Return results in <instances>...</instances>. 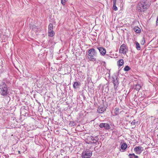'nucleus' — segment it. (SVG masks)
<instances>
[{"instance_id": "f257e3e1", "label": "nucleus", "mask_w": 158, "mask_h": 158, "mask_svg": "<svg viewBox=\"0 0 158 158\" xmlns=\"http://www.w3.org/2000/svg\"><path fill=\"white\" fill-rule=\"evenodd\" d=\"M150 4L147 0H140L137 6V10L139 12H144L148 8Z\"/></svg>"}, {"instance_id": "f03ea898", "label": "nucleus", "mask_w": 158, "mask_h": 158, "mask_svg": "<svg viewBox=\"0 0 158 158\" xmlns=\"http://www.w3.org/2000/svg\"><path fill=\"white\" fill-rule=\"evenodd\" d=\"M88 59L90 61H95L96 58L94 57L97 55V53L95 49L94 48H91L88 50Z\"/></svg>"}, {"instance_id": "7ed1b4c3", "label": "nucleus", "mask_w": 158, "mask_h": 158, "mask_svg": "<svg viewBox=\"0 0 158 158\" xmlns=\"http://www.w3.org/2000/svg\"><path fill=\"white\" fill-rule=\"evenodd\" d=\"M0 94L2 96H6L8 94L7 85L4 82H2L0 84Z\"/></svg>"}, {"instance_id": "20e7f679", "label": "nucleus", "mask_w": 158, "mask_h": 158, "mask_svg": "<svg viewBox=\"0 0 158 158\" xmlns=\"http://www.w3.org/2000/svg\"><path fill=\"white\" fill-rule=\"evenodd\" d=\"M92 155L91 151L86 149L84 151L82 154V158H89Z\"/></svg>"}, {"instance_id": "39448f33", "label": "nucleus", "mask_w": 158, "mask_h": 158, "mask_svg": "<svg viewBox=\"0 0 158 158\" xmlns=\"http://www.w3.org/2000/svg\"><path fill=\"white\" fill-rule=\"evenodd\" d=\"M127 49L125 44H123L120 47L119 52L120 53L126 54L127 52Z\"/></svg>"}, {"instance_id": "423d86ee", "label": "nucleus", "mask_w": 158, "mask_h": 158, "mask_svg": "<svg viewBox=\"0 0 158 158\" xmlns=\"http://www.w3.org/2000/svg\"><path fill=\"white\" fill-rule=\"evenodd\" d=\"M143 150V147L139 146L136 147L134 149L135 153L137 154H140Z\"/></svg>"}, {"instance_id": "0eeeda50", "label": "nucleus", "mask_w": 158, "mask_h": 158, "mask_svg": "<svg viewBox=\"0 0 158 158\" xmlns=\"http://www.w3.org/2000/svg\"><path fill=\"white\" fill-rule=\"evenodd\" d=\"M97 48L99 50L100 55L102 56H104L106 53V49L102 47H97Z\"/></svg>"}, {"instance_id": "6e6552de", "label": "nucleus", "mask_w": 158, "mask_h": 158, "mask_svg": "<svg viewBox=\"0 0 158 158\" xmlns=\"http://www.w3.org/2000/svg\"><path fill=\"white\" fill-rule=\"evenodd\" d=\"M99 127L101 128L104 127L106 130H109L110 129V125L107 123H101L99 125Z\"/></svg>"}, {"instance_id": "1a4fd4ad", "label": "nucleus", "mask_w": 158, "mask_h": 158, "mask_svg": "<svg viewBox=\"0 0 158 158\" xmlns=\"http://www.w3.org/2000/svg\"><path fill=\"white\" fill-rule=\"evenodd\" d=\"M113 81L114 84V88H116L117 87V85L118 84V82L117 78H114Z\"/></svg>"}, {"instance_id": "9d476101", "label": "nucleus", "mask_w": 158, "mask_h": 158, "mask_svg": "<svg viewBox=\"0 0 158 158\" xmlns=\"http://www.w3.org/2000/svg\"><path fill=\"white\" fill-rule=\"evenodd\" d=\"M105 110L106 109L104 107H99L98 109V111L100 113H102L104 112Z\"/></svg>"}, {"instance_id": "9b49d317", "label": "nucleus", "mask_w": 158, "mask_h": 158, "mask_svg": "<svg viewBox=\"0 0 158 158\" xmlns=\"http://www.w3.org/2000/svg\"><path fill=\"white\" fill-rule=\"evenodd\" d=\"M80 83L77 81L74 82L73 85V87L74 88L76 89L80 85Z\"/></svg>"}, {"instance_id": "f8f14e48", "label": "nucleus", "mask_w": 158, "mask_h": 158, "mask_svg": "<svg viewBox=\"0 0 158 158\" xmlns=\"http://www.w3.org/2000/svg\"><path fill=\"white\" fill-rule=\"evenodd\" d=\"M134 31L137 33H139L141 32L140 29L138 27L136 26L134 28Z\"/></svg>"}, {"instance_id": "ddd939ff", "label": "nucleus", "mask_w": 158, "mask_h": 158, "mask_svg": "<svg viewBox=\"0 0 158 158\" xmlns=\"http://www.w3.org/2000/svg\"><path fill=\"white\" fill-rule=\"evenodd\" d=\"M98 140V138L97 136L94 137V138H93L92 141H90V142L92 143H97Z\"/></svg>"}, {"instance_id": "4468645a", "label": "nucleus", "mask_w": 158, "mask_h": 158, "mask_svg": "<svg viewBox=\"0 0 158 158\" xmlns=\"http://www.w3.org/2000/svg\"><path fill=\"white\" fill-rule=\"evenodd\" d=\"M135 44H136V48L138 50H140L141 49V48L139 44L137 41L135 42Z\"/></svg>"}, {"instance_id": "2eb2a0df", "label": "nucleus", "mask_w": 158, "mask_h": 158, "mask_svg": "<svg viewBox=\"0 0 158 158\" xmlns=\"http://www.w3.org/2000/svg\"><path fill=\"white\" fill-rule=\"evenodd\" d=\"M124 61L123 59H120L119 60L118 62V65L119 66H122L124 63Z\"/></svg>"}, {"instance_id": "dca6fc26", "label": "nucleus", "mask_w": 158, "mask_h": 158, "mask_svg": "<svg viewBox=\"0 0 158 158\" xmlns=\"http://www.w3.org/2000/svg\"><path fill=\"white\" fill-rule=\"evenodd\" d=\"M55 35V32L53 31H48V35L50 37H53Z\"/></svg>"}, {"instance_id": "f3484780", "label": "nucleus", "mask_w": 158, "mask_h": 158, "mask_svg": "<svg viewBox=\"0 0 158 158\" xmlns=\"http://www.w3.org/2000/svg\"><path fill=\"white\" fill-rule=\"evenodd\" d=\"M127 147V145L126 143H123L121 146V148L123 150L125 149Z\"/></svg>"}, {"instance_id": "a211bd4d", "label": "nucleus", "mask_w": 158, "mask_h": 158, "mask_svg": "<svg viewBox=\"0 0 158 158\" xmlns=\"http://www.w3.org/2000/svg\"><path fill=\"white\" fill-rule=\"evenodd\" d=\"M53 26L52 24L50 23L48 26V31H52L53 30Z\"/></svg>"}, {"instance_id": "6ab92c4d", "label": "nucleus", "mask_w": 158, "mask_h": 158, "mask_svg": "<svg viewBox=\"0 0 158 158\" xmlns=\"http://www.w3.org/2000/svg\"><path fill=\"white\" fill-rule=\"evenodd\" d=\"M119 111V109L118 108H115L114 110V114L115 115H117L118 114Z\"/></svg>"}, {"instance_id": "aec40b11", "label": "nucleus", "mask_w": 158, "mask_h": 158, "mask_svg": "<svg viewBox=\"0 0 158 158\" xmlns=\"http://www.w3.org/2000/svg\"><path fill=\"white\" fill-rule=\"evenodd\" d=\"M140 85L139 84H136L135 87V89L137 90H139L140 88Z\"/></svg>"}, {"instance_id": "412c9836", "label": "nucleus", "mask_w": 158, "mask_h": 158, "mask_svg": "<svg viewBox=\"0 0 158 158\" xmlns=\"http://www.w3.org/2000/svg\"><path fill=\"white\" fill-rule=\"evenodd\" d=\"M130 68L128 66H127L125 67L124 69V70L125 71H127L130 70Z\"/></svg>"}, {"instance_id": "4be33fe9", "label": "nucleus", "mask_w": 158, "mask_h": 158, "mask_svg": "<svg viewBox=\"0 0 158 158\" xmlns=\"http://www.w3.org/2000/svg\"><path fill=\"white\" fill-rule=\"evenodd\" d=\"M113 9L115 11L117 10H118L117 7L116 6V4H113Z\"/></svg>"}, {"instance_id": "5701e85b", "label": "nucleus", "mask_w": 158, "mask_h": 158, "mask_svg": "<svg viewBox=\"0 0 158 158\" xmlns=\"http://www.w3.org/2000/svg\"><path fill=\"white\" fill-rule=\"evenodd\" d=\"M67 1L68 0H61V3L63 5H64Z\"/></svg>"}, {"instance_id": "b1692460", "label": "nucleus", "mask_w": 158, "mask_h": 158, "mask_svg": "<svg viewBox=\"0 0 158 158\" xmlns=\"http://www.w3.org/2000/svg\"><path fill=\"white\" fill-rule=\"evenodd\" d=\"M140 43H141V44H142V45H143L144 44L145 40H144V38H142V40L141 41Z\"/></svg>"}, {"instance_id": "393cba45", "label": "nucleus", "mask_w": 158, "mask_h": 158, "mask_svg": "<svg viewBox=\"0 0 158 158\" xmlns=\"http://www.w3.org/2000/svg\"><path fill=\"white\" fill-rule=\"evenodd\" d=\"M135 156H136L135 155V154L134 153H133L132 154H129L128 155L129 156H132L133 157H135Z\"/></svg>"}, {"instance_id": "a878e982", "label": "nucleus", "mask_w": 158, "mask_h": 158, "mask_svg": "<svg viewBox=\"0 0 158 158\" xmlns=\"http://www.w3.org/2000/svg\"><path fill=\"white\" fill-rule=\"evenodd\" d=\"M116 0H113V4H116Z\"/></svg>"}, {"instance_id": "bb28decb", "label": "nucleus", "mask_w": 158, "mask_h": 158, "mask_svg": "<svg viewBox=\"0 0 158 158\" xmlns=\"http://www.w3.org/2000/svg\"><path fill=\"white\" fill-rule=\"evenodd\" d=\"M156 24L157 25H158V16H157V19H156Z\"/></svg>"}, {"instance_id": "cd10ccee", "label": "nucleus", "mask_w": 158, "mask_h": 158, "mask_svg": "<svg viewBox=\"0 0 158 158\" xmlns=\"http://www.w3.org/2000/svg\"><path fill=\"white\" fill-rule=\"evenodd\" d=\"M94 137H90V141H92L93 140V138H94Z\"/></svg>"}, {"instance_id": "c85d7f7f", "label": "nucleus", "mask_w": 158, "mask_h": 158, "mask_svg": "<svg viewBox=\"0 0 158 158\" xmlns=\"http://www.w3.org/2000/svg\"><path fill=\"white\" fill-rule=\"evenodd\" d=\"M131 124H132L135 125V122H132L131 123Z\"/></svg>"}, {"instance_id": "c756f323", "label": "nucleus", "mask_w": 158, "mask_h": 158, "mask_svg": "<svg viewBox=\"0 0 158 158\" xmlns=\"http://www.w3.org/2000/svg\"><path fill=\"white\" fill-rule=\"evenodd\" d=\"M134 158H138V156H136L134 157Z\"/></svg>"}, {"instance_id": "7c9ffc66", "label": "nucleus", "mask_w": 158, "mask_h": 158, "mask_svg": "<svg viewBox=\"0 0 158 158\" xmlns=\"http://www.w3.org/2000/svg\"><path fill=\"white\" fill-rule=\"evenodd\" d=\"M130 157L128 158H133V157L131 156H129Z\"/></svg>"}, {"instance_id": "2f4dec72", "label": "nucleus", "mask_w": 158, "mask_h": 158, "mask_svg": "<svg viewBox=\"0 0 158 158\" xmlns=\"http://www.w3.org/2000/svg\"><path fill=\"white\" fill-rule=\"evenodd\" d=\"M1 35L0 34V38H1Z\"/></svg>"}, {"instance_id": "473e14b6", "label": "nucleus", "mask_w": 158, "mask_h": 158, "mask_svg": "<svg viewBox=\"0 0 158 158\" xmlns=\"http://www.w3.org/2000/svg\"><path fill=\"white\" fill-rule=\"evenodd\" d=\"M103 63L105 64V62H103Z\"/></svg>"}, {"instance_id": "72a5a7b5", "label": "nucleus", "mask_w": 158, "mask_h": 158, "mask_svg": "<svg viewBox=\"0 0 158 158\" xmlns=\"http://www.w3.org/2000/svg\"><path fill=\"white\" fill-rule=\"evenodd\" d=\"M19 153H20V151H19Z\"/></svg>"}]
</instances>
